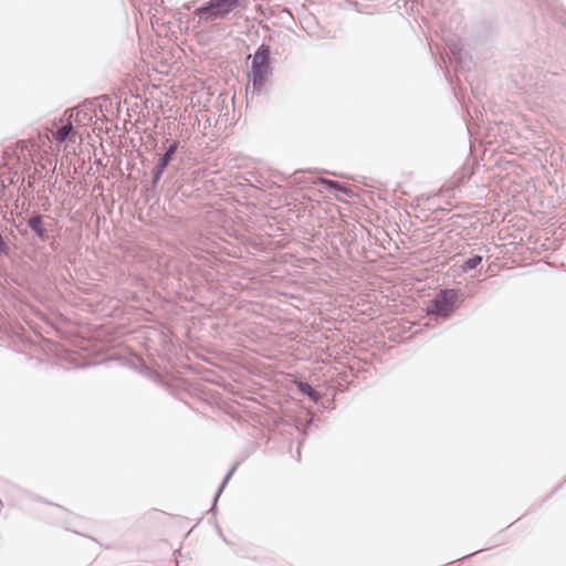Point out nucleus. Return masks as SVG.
<instances>
[{
  "mask_svg": "<svg viewBox=\"0 0 566 566\" xmlns=\"http://www.w3.org/2000/svg\"><path fill=\"white\" fill-rule=\"evenodd\" d=\"M271 45L262 43L251 56L249 83L252 85L253 94L261 93L269 76L273 74Z\"/></svg>",
  "mask_w": 566,
  "mask_h": 566,
  "instance_id": "1",
  "label": "nucleus"
},
{
  "mask_svg": "<svg viewBox=\"0 0 566 566\" xmlns=\"http://www.w3.org/2000/svg\"><path fill=\"white\" fill-rule=\"evenodd\" d=\"M463 295L453 289H441L427 306V315L437 321L449 319L461 306Z\"/></svg>",
  "mask_w": 566,
  "mask_h": 566,
  "instance_id": "2",
  "label": "nucleus"
},
{
  "mask_svg": "<svg viewBox=\"0 0 566 566\" xmlns=\"http://www.w3.org/2000/svg\"><path fill=\"white\" fill-rule=\"evenodd\" d=\"M528 86H534L543 95H559L566 90V73L553 70L537 71L536 75H530Z\"/></svg>",
  "mask_w": 566,
  "mask_h": 566,
  "instance_id": "3",
  "label": "nucleus"
},
{
  "mask_svg": "<svg viewBox=\"0 0 566 566\" xmlns=\"http://www.w3.org/2000/svg\"><path fill=\"white\" fill-rule=\"evenodd\" d=\"M240 4V0H209L201 7L196 9V15L200 19L221 18Z\"/></svg>",
  "mask_w": 566,
  "mask_h": 566,
  "instance_id": "4",
  "label": "nucleus"
},
{
  "mask_svg": "<svg viewBox=\"0 0 566 566\" xmlns=\"http://www.w3.org/2000/svg\"><path fill=\"white\" fill-rule=\"evenodd\" d=\"M25 223L41 242H46L49 240V227L44 222V216L39 212H33L27 219Z\"/></svg>",
  "mask_w": 566,
  "mask_h": 566,
  "instance_id": "5",
  "label": "nucleus"
},
{
  "mask_svg": "<svg viewBox=\"0 0 566 566\" xmlns=\"http://www.w3.org/2000/svg\"><path fill=\"white\" fill-rule=\"evenodd\" d=\"M180 148V142L178 139L169 140L165 151L159 156L155 167L166 170L170 163L175 159L178 149Z\"/></svg>",
  "mask_w": 566,
  "mask_h": 566,
  "instance_id": "6",
  "label": "nucleus"
},
{
  "mask_svg": "<svg viewBox=\"0 0 566 566\" xmlns=\"http://www.w3.org/2000/svg\"><path fill=\"white\" fill-rule=\"evenodd\" d=\"M542 10H546L556 21L566 27V11L562 9L557 0H536Z\"/></svg>",
  "mask_w": 566,
  "mask_h": 566,
  "instance_id": "7",
  "label": "nucleus"
},
{
  "mask_svg": "<svg viewBox=\"0 0 566 566\" xmlns=\"http://www.w3.org/2000/svg\"><path fill=\"white\" fill-rule=\"evenodd\" d=\"M317 184L323 185L329 193L337 195L342 192L344 195H348L347 187L337 180L318 178Z\"/></svg>",
  "mask_w": 566,
  "mask_h": 566,
  "instance_id": "8",
  "label": "nucleus"
},
{
  "mask_svg": "<svg viewBox=\"0 0 566 566\" xmlns=\"http://www.w3.org/2000/svg\"><path fill=\"white\" fill-rule=\"evenodd\" d=\"M297 389L306 396L311 401L317 403L322 399V395L307 381H297Z\"/></svg>",
  "mask_w": 566,
  "mask_h": 566,
  "instance_id": "9",
  "label": "nucleus"
},
{
  "mask_svg": "<svg viewBox=\"0 0 566 566\" xmlns=\"http://www.w3.org/2000/svg\"><path fill=\"white\" fill-rule=\"evenodd\" d=\"M54 139L57 143H65L75 136V129L71 123L59 127L53 133Z\"/></svg>",
  "mask_w": 566,
  "mask_h": 566,
  "instance_id": "10",
  "label": "nucleus"
},
{
  "mask_svg": "<svg viewBox=\"0 0 566 566\" xmlns=\"http://www.w3.org/2000/svg\"><path fill=\"white\" fill-rule=\"evenodd\" d=\"M164 170L157 168V167H154L153 171H151V182H150V186L146 189V196L148 198H154L157 196V188H158V185H159V181L164 175Z\"/></svg>",
  "mask_w": 566,
  "mask_h": 566,
  "instance_id": "11",
  "label": "nucleus"
},
{
  "mask_svg": "<svg viewBox=\"0 0 566 566\" xmlns=\"http://www.w3.org/2000/svg\"><path fill=\"white\" fill-rule=\"evenodd\" d=\"M432 14L440 15L441 13L449 10L452 6V0H426Z\"/></svg>",
  "mask_w": 566,
  "mask_h": 566,
  "instance_id": "12",
  "label": "nucleus"
},
{
  "mask_svg": "<svg viewBox=\"0 0 566 566\" xmlns=\"http://www.w3.org/2000/svg\"><path fill=\"white\" fill-rule=\"evenodd\" d=\"M237 469V464H234L229 471L228 473L226 474V476L223 478L219 489L217 490L216 494H214V497H213V502H212V506L210 509V511L214 514L216 511H217V501L219 499V496L221 495L223 489L226 488V485L228 484V482L230 481L232 474L234 473Z\"/></svg>",
  "mask_w": 566,
  "mask_h": 566,
  "instance_id": "13",
  "label": "nucleus"
},
{
  "mask_svg": "<svg viewBox=\"0 0 566 566\" xmlns=\"http://www.w3.org/2000/svg\"><path fill=\"white\" fill-rule=\"evenodd\" d=\"M7 230V227L0 224V256L9 258L12 254V250L10 248L7 237L3 234V231Z\"/></svg>",
  "mask_w": 566,
  "mask_h": 566,
  "instance_id": "14",
  "label": "nucleus"
},
{
  "mask_svg": "<svg viewBox=\"0 0 566 566\" xmlns=\"http://www.w3.org/2000/svg\"><path fill=\"white\" fill-rule=\"evenodd\" d=\"M136 363L138 365V369L142 375H145V376L154 379L155 381L160 380V375L157 371L153 370L150 367H148L142 358L137 357Z\"/></svg>",
  "mask_w": 566,
  "mask_h": 566,
  "instance_id": "15",
  "label": "nucleus"
},
{
  "mask_svg": "<svg viewBox=\"0 0 566 566\" xmlns=\"http://www.w3.org/2000/svg\"><path fill=\"white\" fill-rule=\"evenodd\" d=\"M483 261V258L479 254H473L470 258H468L461 265V270L463 272H468L471 270H474L480 265Z\"/></svg>",
  "mask_w": 566,
  "mask_h": 566,
  "instance_id": "16",
  "label": "nucleus"
},
{
  "mask_svg": "<svg viewBox=\"0 0 566 566\" xmlns=\"http://www.w3.org/2000/svg\"><path fill=\"white\" fill-rule=\"evenodd\" d=\"M449 48L455 62L463 64L467 56V52L464 51L463 46L460 43H452Z\"/></svg>",
  "mask_w": 566,
  "mask_h": 566,
  "instance_id": "17",
  "label": "nucleus"
},
{
  "mask_svg": "<svg viewBox=\"0 0 566 566\" xmlns=\"http://www.w3.org/2000/svg\"><path fill=\"white\" fill-rule=\"evenodd\" d=\"M53 506H54L59 512H61V513H65V510H64L62 506L56 505V504H53Z\"/></svg>",
  "mask_w": 566,
  "mask_h": 566,
  "instance_id": "18",
  "label": "nucleus"
}]
</instances>
